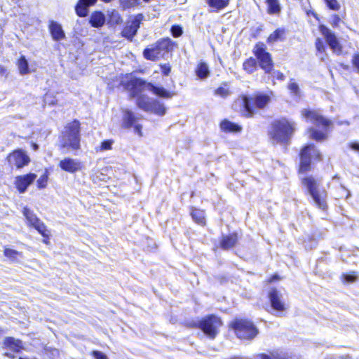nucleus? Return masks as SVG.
<instances>
[{"instance_id": "nucleus-13", "label": "nucleus", "mask_w": 359, "mask_h": 359, "mask_svg": "<svg viewBox=\"0 0 359 359\" xmlns=\"http://www.w3.org/2000/svg\"><path fill=\"white\" fill-rule=\"evenodd\" d=\"M267 297L269 299L271 307L276 311L283 313L286 311L287 306L282 299V294L276 287H272L268 292Z\"/></svg>"}, {"instance_id": "nucleus-3", "label": "nucleus", "mask_w": 359, "mask_h": 359, "mask_svg": "<svg viewBox=\"0 0 359 359\" xmlns=\"http://www.w3.org/2000/svg\"><path fill=\"white\" fill-rule=\"evenodd\" d=\"M271 102V97L264 93L256 92L251 95L241 94L234 100L238 105L241 116L250 118L256 115L259 110L264 109Z\"/></svg>"}, {"instance_id": "nucleus-27", "label": "nucleus", "mask_w": 359, "mask_h": 359, "mask_svg": "<svg viewBox=\"0 0 359 359\" xmlns=\"http://www.w3.org/2000/svg\"><path fill=\"white\" fill-rule=\"evenodd\" d=\"M243 69L248 74H252L258 69V64L255 57H250L243 62Z\"/></svg>"}, {"instance_id": "nucleus-28", "label": "nucleus", "mask_w": 359, "mask_h": 359, "mask_svg": "<svg viewBox=\"0 0 359 359\" xmlns=\"http://www.w3.org/2000/svg\"><path fill=\"white\" fill-rule=\"evenodd\" d=\"M4 345L6 348L15 352H19L23 348L22 342L20 340L11 337H8L4 339Z\"/></svg>"}, {"instance_id": "nucleus-51", "label": "nucleus", "mask_w": 359, "mask_h": 359, "mask_svg": "<svg viewBox=\"0 0 359 359\" xmlns=\"http://www.w3.org/2000/svg\"><path fill=\"white\" fill-rule=\"evenodd\" d=\"M288 89L294 93V94H297L298 92H299V86L298 85L294 83V82H292V83H290L289 85H288Z\"/></svg>"}, {"instance_id": "nucleus-1", "label": "nucleus", "mask_w": 359, "mask_h": 359, "mask_svg": "<svg viewBox=\"0 0 359 359\" xmlns=\"http://www.w3.org/2000/svg\"><path fill=\"white\" fill-rule=\"evenodd\" d=\"M119 85L128 91L131 97H137L147 89L157 97L170 99L176 95L175 92L165 89L162 86H156L151 82H147L144 79L126 74Z\"/></svg>"}, {"instance_id": "nucleus-26", "label": "nucleus", "mask_w": 359, "mask_h": 359, "mask_svg": "<svg viewBox=\"0 0 359 359\" xmlns=\"http://www.w3.org/2000/svg\"><path fill=\"white\" fill-rule=\"evenodd\" d=\"M287 30L285 28H278L269 35L266 42L269 44L273 43L278 41H284Z\"/></svg>"}, {"instance_id": "nucleus-41", "label": "nucleus", "mask_w": 359, "mask_h": 359, "mask_svg": "<svg viewBox=\"0 0 359 359\" xmlns=\"http://www.w3.org/2000/svg\"><path fill=\"white\" fill-rule=\"evenodd\" d=\"M170 32L174 37H180L183 34L182 27L179 25H174L171 26Z\"/></svg>"}, {"instance_id": "nucleus-32", "label": "nucleus", "mask_w": 359, "mask_h": 359, "mask_svg": "<svg viewBox=\"0 0 359 359\" xmlns=\"http://www.w3.org/2000/svg\"><path fill=\"white\" fill-rule=\"evenodd\" d=\"M195 73L201 79L207 78L210 74V71L207 64L204 62H200L195 69Z\"/></svg>"}, {"instance_id": "nucleus-49", "label": "nucleus", "mask_w": 359, "mask_h": 359, "mask_svg": "<svg viewBox=\"0 0 359 359\" xmlns=\"http://www.w3.org/2000/svg\"><path fill=\"white\" fill-rule=\"evenodd\" d=\"M351 63L359 72V53H356L353 55Z\"/></svg>"}, {"instance_id": "nucleus-46", "label": "nucleus", "mask_w": 359, "mask_h": 359, "mask_svg": "<svg viewBox=\"0 0 359 359\" xmlns=\"http://www.w3.org/2000/svg\"><path fill=\"white\" fill-rule=\"evenodd\" d=\"M281 279H282V278L278 273H273L271 276H270L269 277H268L266 279L265 282L267 285H269L273 283L278 282V281L280 280Z\"/></svg>"}, {"instance_id": "nucleus-2", "label": "nucleus", "mask_w": 359, "mask_h": 359, "mask_svg": "<svg viewBox=\"0 0 359 359\" xmlns=\"http://www.w3.org/2000/svg\"><path fill=\"white\" fill-rule=\"evenodd\" d=\"M300 114L306 122L314 126L308 128L311 139L316 142H323L327 139L328 133L333 128V122L330 119L315 109H304Z\"/></svg>"}, {"instance_id": "nucleus-44", "label": "nucleus", "mask_w": 359, "mask_h": 359, "mask_svg": "<svg viewBox=\"0 0 359 359\" xmlns=\"http://www.w3.org/2000/svg\"><path fill=\"white\" fill-rule=\"evenodd\" d=\"M120 6L123 10H126L134 7L135 3L133 0H120Z\"/></svg>"}, {"instance_id": "nucleus-31", "label": "nucleus", "mask_w": 359, "mask_h": 359, "mask_svg": "<svg viewBox=\"0 0 359 359\" xmlns=\"http://www.w3.org/2000/svg\"><path fill=\"white\" fill-rule=\"evenodd\" d=\"M166 109L163 103L156 99L152 100L150 109L148 112H152L158 116H163L165 114Z\"/></svg>"}, {"instance_id": "nucleus-9", "label": "nucleus", "mask_w": 359, "mask_h": 359, "mask_svg": "<svg viewBox=\"0 0 359 359\" xmlns=\"http://www.w3.org/2000/svg\"><path fill=\"white\" fill-rule=\"evenodd\" d=\"M177 47V43L170 37L165 36L158 39L155 43L146 47L142 55L147 60L156 62L163 58L165 53L172 52Z\"/></svg>"}, {"instance_id": "nucleus-21", "label": "nucleus", "mask_w": 359, "mask_h": 359, "mask_svg": "<svg viewBox=\"0 0 359 359\" xmlns=\"http://www.w3.org/2000/svg\"><path fill=\"white\" fill-rule=\"evenodd\" d=\"M97 0H79L75 6V11L78 16L86 17L88 15V8L96 4Z\"/></svg>"}, {"instance_id": "nucleus-56", "label": "nucleus", "mask_w": 359, "mask_h": 359, "mask_svg": "<svg viewBox=\"0 0 359 359\" xmlns=\"http://www.w3.org/2000/svg\"><path fill=\"white\" fill-rule=\"evenodd\" d=\"M4 355L8 357V358H14L13 355H12L11 353H6Z\"/></svg>"}, {"instance_id": "nucleus-54", "label": "nucleus", "mask_w": 359, "mask_h": 359, "mask_svg": "<svg viewBox=\"0 0 359 359\" xmlns=\"http://www.w3.org/2000/svg\"><path fill=\"white\" fill-rule=\"evenodd\" d=\"M43 177H44V175H42L41 177V178L38 180L39 187H41V188L44 187V184H43Z\"/></svg>"}, {"instance_id": "nucleus-45", "label": "nucleus", "mask_w": 359, "mask_h": 359, "mask_svg": "<svg viewBox=\"0 0 359 359\" xmlns=\"http://www.w3.org/2000/svg\"><path fill=\"white\" fill-rule=\"evenodd\" d=\"M161 73L163 76H168L171 72V66L169 63L159 65Z\"/></svg>"}, {"instance_id": "nucleus-23", "label": "nucleus", "mask_w": 359, "mask_h": 359, "mask_svg": "<svg viewBox=\"0 0 359 359\" xmlns=\"http://www.w3.org/2000/svg\"><path fill=\"white\" fill-rule=\"evenodd\" d=\"M50 34L55 41H60L65 38V34L62 26L54 21H50L48 25Z\"/></svg>"}, {"instance_id": "nucleus-59", "label": "nucleus", "mask_w": 359, "mask_h": 359, "mask_svg": "<svg viewBox=\"0 0 359 359\" xmlns=\"http://www.w3.org/2000/svg\"><path fill=\"white\" fill-rule=\"evenodd\" d=\"M34 149H36L38 148V146L35 144H33Z\"/></svg>"}, {"instance_id": "nucleus-8", "label": "nucleus", "mask_w": 359, "mask_h": 359, "mask_svg": "<svg viewBox=\"0 0 359 359\" xmlns=\"http://www.w3.org/2000/svg\"><path fill=\"white\" fill-rule=\"evenodd\" d=\"M228 327L241 341H252L259 332L254 322L248 318H235L229 323Z\"/></svg>"}, {"instance_id": "nucleus-55", "label": "nucleus", "mask_w": 359, "mask_h": 359, "mask_svg": "<svg viewBox=\"0 0 359 359\" xmlns=\"http://www.w3.org/2000/svg\"><path fill=\"white\" fill-rule=\"evenodd\" d=\"M6 73V69L4 67L0 65V74L4 75Z\"/></svg>"}, {"instance_id": "nucleus-37", "label": "nucleus", "mask_w": 359, "mask_h": 359, "mask_svg": "<svg viewBox=\"0 0 359 359\" xmlns=\"http://www.w3.org/2000/svg\"><path fill=\"white\" fill-rule=\"evenodd\" d=\"M18 67L20 74H26L29 72L28 62L25 56H21L18 61Z\"/></svg>"}, {"instance_id": "nucleus-14", "label": "nucleus", "mask_w": 359, "mask_h": 359, "mask_svg": "<svg viewBox=\"0 0 359 359\" xmlns=\"http://www.w3.org/2000/svg\"><path fill=\"white\" fill-rule=\"evenodd\" d=\"M137 118L135 116L134 113L129 109L123 111L122 126L124 128H130L133 127L134 131L140 137L143 135L142 126L139 123H135Z\"/></svg>"}, {"instance_id": "nucleus-43", "label": "nucleus", "mask_w": 359, "mask_h": 359, "mask_svg": "<svg viewBox=\"0 0 359 359\" xmlns=\"http://www.w3.org/2000/svg\"><path fill=\"white\" fill-rule=\"evenodd\" d=\"M184 326L189 329H198L201 330V318L198 321H187L184 323Z\"/></svg>"}, {"instance_id": "nucleus-39", "label": "nucleus", "mask_w": 359, "mask_h": 359, "mask_svg": "<svg viewBox=\"0 0 359 359\" xmlns=\"http://www.w3.org/2000/svg\"><path fill=\"white\" fill-rule=\"evenodd\" d=\"M112 140H105L102 141L98 149H97V151H108L111 150L112 149V144H113Z\"/></svg>"}, {"instance_id": "nucleus-30", "label": "nucleus", "mask_w": 359, "mask_h": 359, "mask_svg": "<svg viewBox=\"0 0 359 359\" xmlns=\"http://www.w3.org/2000/svg\"><path fill=\"white\" fill-rule=\"evenodd\" d=\"M206 4L214 12H218L229 4L230 0H205Z\"/></svg>"}, {"instance_id": "nucleus-47", "label": "nucleus", "mask_w": 359, "mask_h": 359, "mask_svg": "<svg viewBox=\"0 0 359 359\" xmlns=\"http://www.w3.org/2000/svg\"><path fill=\"white\" fill-rule=\"evenodd\" d=\"M90 354L95 359H109L106 354L100 351H93Z\"/></svg>"}, {"instance_id": "nucleus-25", "label": "nucleus", "mask_w": 359, "mask_h": 359, "mask_svg": "<svg viewBox=\"0 0 359 359\" xmlns=\"http://www.w3.org/2000/svg\"><path fill=\"white\" fill-rule=\"evenodd\" d=\"M89 22L93 27H101L104 25L105 16L100 11H93L90 15Z\"/></svg>"}, {"instance_id": "nucleus-17", "label": "nucleus", "mask_w": 359, "mask_h": 359, "mask_svg": "<svg viewBox=\"0 0 359 359\" xmlns=\"http://www.w3.org/2000/svg\"><path fill=\"white\" fill-rule=\"evenodd\" d=\"M58 165L62 170L69 173H76L83 168V164L81 161L70 157L62 159Z\"/></svg>"}, {"instance_id": "nucleus-6", "label": "nucleus", "mask_w": 359, "mask_h": 359, "mask_svg": "<svg viewBox=\"0 0 359 359\" xmlns=\"http://www.w3.org/2000/svg\"><path fill=\"white\" fill-rule=\"evenodd\" d=\"M302 185L305 187L311 197L313 205L323 212H327V191L319 187V182L313 175L303 177L300 180Z\"/></svg>"}, {"instance_id": "nucleus-24", "label": "nucleus", "mask_w": 359, "mask_h": 359, "mask_svg": "<svg viewBox=\"0 0 359 359\" xmlns=\"http://www.w3.org/2000/svg\"><path fill=\"white\" fill-rule=\"evenodd\" d=\"M219 128L222 132L226 133H237L242 130L241 126L228 119H223L219 123Z\"/></svg>"}, {"instance_id": "nucleus-52", "label": "nucleus", "mask_w": 359, "mask_h": 359, "mask_svg": "<svg viewBox=\"0 0 359 359\" xmlns=\"http://www.w3.org/2000/svg\"><path fill=\"white\" fill-rule=\"evenodd\" d=\"M274 77L278 81H283L285 79V75L279 71H277L274 73Z\"/></svg>"}, {"instance_id": "nucleus-60", "label": "nucleus", "mask_w": 359, "mask_h": 359, "mask_svg": "<svg viewBox=\"0 0 359 359\" xmlns=\"http://www.w3.org/2000/svg\"><path fill=\"white\" fill-rule=\"evenodd\" d=\"M46 179L48 178V175H46Z\"/></svg>"}, {"instance_id": "nucleus-18", "label": "nucleus", "mask_w": 359, "mask_h": 359, "mask_svg": "<svg viewBox=\"0 0 359 359\" xmlns=\"http://www.w3.org/2000/svg\"><path fill=\"white\" fill-rule=\"evenodd\" d=\"M239 236L236 231L222 235L219 239V247L223 250L233 249L238 243Z\"/></svg>"}, {"instance_id": "nucleus-19", "label": "nucleus", "mask_w": 359, "mask_h": 359, "mask_svg": "<svg viewBox=\"0 0 359 359\" xmlns=\"http://www.w3.org/2000/svg\"><path fill=\"white\" fill-rule=\"evenodd\" d=\"M23 214L28 223L33 226L43 236H45V226L39 222L36 216L27 208L24 209Z\"/></svg>"}, {"instance_id": "nucleus-7", "label": "nucleus", "mask_w": 359, "mask_h": 359, "mask_svg": "<svg viewBox=\"0 0 359 359\" xmlns=\"http://www.w3.org/2000/svg\"><path fill=\"white\" fill-rule=\"evenodd\" d=\"M60 149L78 151L81 149V123L74 119L67 123L62 132Z\"/></svg>"}, {"instance_id": "nucleus-53", "label": "nucleus", "mask_w": 359, "mask_h": 359, "mask_svg": "<svg viewBox=\"0 0 359 359\" xmlns=\"http://www.w3.org/2000/svg\"><path fill=\"white\" fill-rule=\"evenodd\" d=\"M348 147L353 150L359 153V143L357 142H350Z\"/></svg>"}, {"instance_id": "nucleus-15", "label": "nucleus", "mask_w": 359, "mask_h": 359, "mask_svg": "<svg viewBox=\"0 0 359 359\" xmlns=\"http://www.w3.org/2000/svg\"><path fill=\"white\" fill-rule=\"evenodd\" d=\"M7 160L11 165H15L20 169L27 165L29 161V157L22 149H17L11 153Z\"/></svg>"}, {"instance_id": "nucleus-29", "label": "nucleus", "mask_w": 359, "mask_h": 359, "mask_svg": "<svg viewBox=\"0 0 359 359\" xmlns=\"http://www.w3.org/2000/svg\"><path fill=\"white\" fill-rule=\"evenodd\" d=\"M136 100V105L137 107L144 111L148 112L150 109V107L152 102V100L150 99L148 96L145 95H139Z\"/></svg>"}, {"instance_id": "nucleus-42", "label": "nucleus", "mask_w": 359, "mask_h": 359, "mask_svg": "<svg viewBox=\"0 0 359 359\" xmlns=\"http://www.w3.org/2000/svg\"><path fill=\"white\" fill-rule=\"evenodd\" d=\"M326 4L329 9L332 11H339L340 9V5L337 0H323Z\"/></svg>"}, {"instance_id": "nucleus-11", "label": "nucleus", "mask_w": 359, "mask_h": 359, "mask_svg": "<svg viewBox=\"0 0 359 359\" xmlns=\"http://www.w3.org/2000/svg\"><path fill=\"white\" fill-rule=\"evenodd\" d=\"M252 53L255 55L258 66L264 70L266 74L272 72L274 67V63L271 54L267 51V48L263 42H257L255 44Z\"/></svg>"}, {"instance_id": "nucleus-40", "label": "nucleus", "mask_w": 359, "mask_h": 359, "mask_svg": "<svg viewBox=\"0 0 359 359\" xmlns=\"http://www.w3.org/2000/svg\"><path fill=\"white\" fill-rule=\"evenodd\" d=\"M267 355L271 359H292V357L285 353H280L275 351H271Z\"/></svg>"}, {"instance_id": "nucleus-38", "label": "nucleus", "mask_w": 359, "mask_h": 359, "mask_svg": "<svg viewBox=\"0 0 359 359\" xmlns=\"http://www.w3.org/2000/svg\"><path fill=\"white\" fill-rule=\"evenodd\" d=\"M4 255L13 261H18L22 257V255L20 252L9 248H6L4 250Z\"/></svg>"}, {"instance_id": "nucleus-10", "label": "nucleus", "mask_w": 359, "mask_h": 359, "mask_svg": "<svg viewBox=\"0 0 359 359\" xmlns=\"http://www.w3.org/2000/svg\"><path fill=\"white\" fill-rule=\"evenodd\" d=\"M222 318L214 313L208 314L201 318V331L209 339H215L220 332L223 326Z\"/></svg>"}, {"instance_id": "nucleus-50", "label": "nucleus", "mask_w": 359, "mask_h": 359, "mask_svg": "<svg viewBox=\"0 0 359 359\" xmlns=\"http://www.w3.org/2000/svg\"><path fill=\"white\" fill-rule=\"evenodd\" d=\"M316 48L319 52H323L325 50V46L321 39L318 38L315 42Z\"/></svg>"}, {"instance_id": "nucleus-36", "label": "nucleus", "mask_w": 359, "mask_h": 359, "mask_svg": "<svg viewBox=\"0 0 359 359\" xmlns=\"http://www.w3.org/2000/svg\"><path fill=\"white\" fill-rule=\"evenodd\" d=\"M340 278L344 283H352L357 280L358 276L355 271H352L348 273H342Z\"/></svg>"}, {"instance_id": "nucleus-57", "label": "nucleus", "mask_w": 359, "mask_h": 359, "mask_svg": "<svg viewBox=\"0 0 359 359\" xmlns=\"http://www.w3.org/2000/svg\"><path fill=\"white\" fill-rule=\"evenodd\" d=\"M101 1L104 3H109V2H111L112 0H101Z\"/></svg>"}, {"instance_id": "nucleus-4", "label": "nucleus", "mask_w": 359, "mask_h": 359, "mask_svg": "<svg viewBox=\"0 0 359 359\" xmlns=\"http://www.w3.org/2000/svg\"><path fill=\"white\" fill-rule=\"evenodd\" d=\"M295 130L296 124L294 121L286 117H280L271 121L268 135L273 142L287 146Z\"/></svg>"}, {"instance_id": "nucleus-34", "label": "nucleus", "mask_w": 359, "mask_h": 359, "mask_svg": "<svg viewBox=\"0 0 359 359\" xmlns=\"http://www.w3.org/2000/svg\"><path fill=\"white\" fill-rule=\"evenodd\" d=\"M267 13L269 14H277L280 11L278 0H266Z\"/></svg>"}, {"instance_id": "nucleus-16", "label": "nucleus", "mask_w": 359, "mask_h": 359, "mask_svg": "<svg viewBox=\"0 0 359 359\" xmlns=\"http://www.w3.org/2000/svg\"><path fill=\"white\" fill-rule=\"evenodd\" d=\"M318 29L325 37L330 48L334 52L340 53L342 51V46L339 43L335 34L330 32V30L324 25H320L318 26Z\"/></svg>"}, {"instance_id": "nucleus-5", "label": "nucleus", "mask_w": 359, "mask_h": 359, "mask_svg": "<svg viewBox=\"0 0 359 359\" xmlns=\"http://www.w3.org/2000/svg\"><path fill=\"white\" fill-rule=\"evenodd\" d=\"M299 162L297 165L298 175H306L314 165L323 161L321 151L313 144L307 143L302 146L298 153Z\"/></svg>"}, {"instance_id": "nucleus-20", "label": "nucleus", "mask_w": 359, "mask_h": 359, "mask_svg": "<svg viewBox=\"0 0 359 359\" xmlns=\"http://www.w3.org/2000/svg\"><path fill=\"white\" fill-rule=\"evenodd\" d=\"M36 175L34 173H29L26 175L18 176L15 178V186L20 193H24L27 187L36 179Z\"/></svg>"}, {"instance_id": "nucleus-48", "label": "nucleus", "mask_w": 359, "mask_h": 359, "mask_svg": "<svg viewBox=\"0 0 359 359\" xmlns=\"http://www.w3.org/2000/svg\"><path fill=\"white\" fill-rule=\"evenodd\" d=\"M341 22V20L339 15H337V14L332 15V21H331V25L332 26V27H334V28L337 27L339 25Z\"/></svg>"}, {"instance_id": "nucleus-22", "label": "nucleus", "mask_w": 359, "mask_h": 359, "mask_svg": "<svg viewBox=\"0 0 359 359\" xmlns=\"http://www.w3.org/2000/svg\"><path fill=\"white\" fill-rule=\"evenodd\" d=\"M190 216L196 224L201 226H206L205 212L204 210L191 207Z\"/></svg>"}, {"instance_id": "nucleus-35", "label": "nucleus", "mask_w": 359, "mask_h": 359, "mask_svg": "<svg viewBox=\"0 0 359 359\" xmlns=\"http://www.w3.org/2000/svg\"><path fill=\"white\" fill-rule=\"evenodd\" d=\"M123 22V18L121 15L116 11H112L108 16V23L111 25H120Z\"/></svg>"}, {"instance_id": "nucleus-33", "label": "nucleus", "mask_w": 359, "mask_h": 359, "mask_svg": "<svg viewBox=\"0 0 359 359\" xmlns=\"http://www.w3.org/2000/svg\"><path fill=\"white\" fill-rule=\"evenodd\" d=\"M228 82H223L220 86L214 90V94L222 98H226L231 94Z\"/></svg>"}, {"instance_id": "nucleus-58", "label": "nucleus", "mask_w": 359, "mask_h": 359, "mask_svg": "<svg viewBox=\"0 0 359 359\" xmlns=\"http://www.w3.org/2000/svg\"><path fill=\"white\" fill-rule=\"evenodd\" d=\"M19 359H35V358H28L25 357H20Z\"/></svg>"}, {"instance_id": "nucleus-12", "label": "nucleus", "mask_w": 359, "mask_h": 359, "mask_svg": "<svg viewBox=\"0 0 359 359\" xmlns=\"http://www.w3.org/2000/svg\"><path fill=\"white\" fill-rule=\"evenodd\" d=\"M143 19L144 15L142 13L136 15L130 23L123 27L121 32V36L130 41H133L134 36L137 34V32L140 27V25Z\"/></svg>"}]
</instances>
